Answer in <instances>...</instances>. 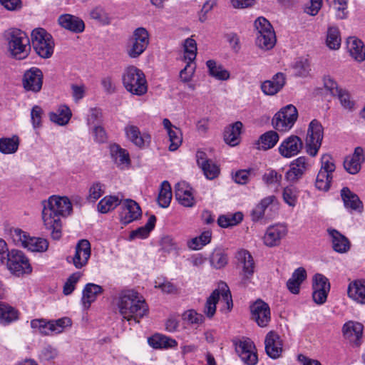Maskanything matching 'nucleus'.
Wrapping results in <instances>:
<instances>
[{"mask_svg": "<svg viewBox=\"0 0 365 365\" xmlns=\"http://www.w3.org/2000/svg\"><path fill=\"white\" fill-rule=\"evenodd\" d=\"M242 128V123L240 121H237L230 125L225 129L224 133L225 141L232 146L237 145L240 142Z\"/></svg>", "mask_w": 365, "mask_h": 365, "instance_id": "nucleus-39", "label": "nucleus"}, {"mask_svg": "<svg viewBox=\"0 0 365 365\" xmlns=\"http://www.w3.org/2000/svg\"><path fill=\"white\" fill-rule=\"evenodd\" d=\"M148 342L154 349L173 348L178 345L175 339L159 334L149 337Z\"/></svg>", "mask_w": 365, "mask_h": 365, "instance_id": "nucleus-38", "label": "nucleus"}, {"mask_svg": "<svg viewBox=\"0 0 365 365\" xmlns=\"http://www.w3.org/2000/svg\"><path fill=\"white\" fill-rule=\"evenodd\" d=\"M327 45L331 49L336 50L341 45L339 31L336 27H329L327 31Z\"/></svg>", "mask_w": 365, "mask_h": 365, "instance_id": "nucleus-54", "label": "nucleus"}, {"mask_svg": "<svg viewBox=\"0 0 365 365\" xmlns=\"http://www.w3.org/2000/svg\"><path fill=\"white\" fill-rule=\"evenodd\" d=\"M155 287L161 289L165 294H175L178 292L176 285L170 281L161 279L155 280Z\"/></svg>", "mask_w": 365, "mask_h": 365, "instance_id": "nucleus-59", "label": "nucleus"}, {"mask_svg": "<svg viewBox=\"0 0 365 365\" xmlns=\"http://www.w3.org/2000/svg\"><path fill=\"white\" fill-rule=\"evenodd\" d=\"M222 296L225 301L229 310L232 307V299L228 286L225 282H220L217 289H215L207 299L204 313L208 318H212L216 312V305Z\"/></svg>", "mask_w": 365, "mask_h": 365, "instance_id": "nucleus-8", "label": "nucleus"}, {"mask_svg": "<svg viewBox=\"0 0 365 365\" xmlns=\"http://www.w3.org/2000/svg\"><path fill=\"white\" fill-rule=\"evenodd\" d=\"M324 136V129L319 121L312 120L308 127L305 139L307 153L312 157L317 155Z\"/></svg>", "mask_w": 365, "mask_h": 365, "instance_id": "nucleus-10", "label": "nucleus"}, {"mask_svg": "<svg viewBox=\"0 0 365 365\" xmlns=\"http://www.w3.org/2000/svg\"><path fill=\"white\" fill-rule=\"evenodd\" d=\"M71 111L70 108L65 105H61L57 109L56 112H51L49 113L50 120L59 125H66L71 118Z\"/></svg>", "mask_w": 365, "mask_h": 365, "instance_id": "nucleus-42", "label": "nucleus"}, {"mask_svg": "<svg viewBox=\"0 0 365 365\" xmlns=\"http://www.w3.org/2000/svg\"><path fill=\"white\" fill-rule=\"evenodd\" d=\"M58 21L62 27L74 33H81L85 29L83 20L71 14L61 15Z\"/></svg>", "mask_w": 365, "mask_h": 365, "instance_id": "nucleus-31", "label": "nucleus"}, {"mask_svg": "<svg viewBox=\"0 0 365 365\" xmlns=\"http://www.w3.org/2000/svg\"><path fill=\"white\" fill-rule=\"evenodd\" d=\"M172 199V191L170 183L165 180L161 183L160 190L158 197V205L162 207H168Z\"/></svg>", "mask_w": 365, "mask_h": 365, "instance_id": "nucleus-48", "label": "nucleus"}, {"mask_svg": "<svg viewBox=\"0 0 365 365\" xmlns=\"http://www.w3.org/2000/svg\"><path fill=\"white\" fill-rule=\"evenodd\" d=\"M18 319V312L8 304L0 302V322L9 324Z\"/></svg>", "mask_w": 365, "mask_h": 365, "instance_id": "nucleus-50", "label": "nucleus"}, {"mask_svg": "<svg viewBox=\"0 0 365 365\" xmlns=\"http://www.w3.org/2000/svg\"><path fill=\"white\" fill-rule=\"evenodd\" d=\"M303 143L297 135H290L284 139L279 145L278 150L280 155L284 158L297 155L302 149Z\"/></svg>", "mask_w": 365, "mask_h": 365, "instance_id": "nucleus-18", "label": "nucleus"}, {"mask_svg": "<svg viewBox=\"0 0 365 365\" xmlns=\"http://www.w3.org/2000/svg\"><path fill=\"white\" fill-rule=\"evenodd\" d=\"M209 261L211 267L215 269L224 268L228 263V255L226 250L221 247L215 248L211 253Z\"/></svg>", "mask_w": 365, "mask_h": 365, "instance_id": "nucleus-40", "label": "nucleus"}, {"mask_svg": "<svg viewBox=\"0 0 365 365\" xmlns=\"http://www.w3.org/2000/svg\"><path fill=\"white\" fill-rule=\"evenodd\" d=\"M309 165L304 156L295 159L290 165V168L285 174V178L290 182H297L302 178L305 172L309 169Z\"/></svg>", "mask_w": 365, "mask_h": 365, "instance_id": "nucleus-19", "label": "nucleus"}, {"mask_svg": "<svg viewBox=\"0 0 365 365\" xmlns=\"http://www.w3.org/2000/svg\"><path fill=\"white\" fill-rule=\"evenodd\" d=\"M238 262L242 264V282H249L255 272V262L251 254L245 250H240L236 254Z\"/></svg>", "mask_w": 365, "mask_h": 365, "instance_id": "nucleus-20", "label": "nucleus"}, {"mask_svg": "<svg viewBox=\"0 0 365 365\" xmlns=\"http://www.w3.org/2000/svg\"><path fill=\"white\" fill-rule=\"evenodd\" d=\"M124 130L128 139L139 148L143 147L145 141L150 138L149 135L142 134L139 128L133 125H128Z\"/></svg>", "mask_w": 365, "mask_h": 365, "instance_id": "nucleus-36", "label": "nucleus"}, {"mask_svg": "<svg viewBox=\"0 0 365 365\" xmlns=\"http://www.w3.org/2000/svg\"><path fill=\"white\" fill-rule=\"evenodd\" d=\"M197 163L202 170L205 177L209 180L217 178L220 173V168L217 164L207 159V155L203 151H197L196 153Z\"/></svg>", "mask_w": 365, "mask_h": 365, "instance_id": "nucleus-25", "label": "nucleus"}, {"mask_svg": "<svg viewBox=\"0 0 365 365\" xmlns=\"http://www.w3.org/2000/svg\"><path fill=\"white\" fill-rule=\"evenodd\" d=\"M53 334L62 333L66 327L72 325L71 319L68 317H62L56 320H51Z\"/></svg>", "mask_w": 365, "mask_h": 365, "instance_id": "nucleus-58", "label": "nucleus"}, {"mask_svg": "<svg viewBox=\"0 0 365 365\" xmlns=\"http://www.w3.org/2000/svg\"><path fill=\"white\" fill-rule=\"evenodd\" d=\"M287 234V228L284 225L277 224L269 226L264 234V243L268 247L277 246Z\"/></svg>", "mask_w": 365, "mask_h": 365, "instance_id": "nucleus-24", "label": "nucleus"}, {"mask_svg": "<svg viewBox=\"0 0 365 365\" xmlns=\"http://www.w3.org/2000/svg\"><path fill=\"white\" fill-rule=\"evenodd\" d=\"M327 231L331 238L332 247L334 251L344 253L349 250L350 245L346 237L334 229H328Z\"/></svg>", "mask_w": 365, "mask_h": 365, "instance_id": "nucleus-34", "label": "nucleus"}, {"mask_svg": "<svg viewBox=\"0 0 365 365\" xmlns=\"http://www.w3.org/2000/svg\"><path fill=\"white\" fill-rule=\"evenodd\" d=\"M321 163L322 165L317 175L315 186L319 190L327 191L330 188L336 165L331 156L328 154L322 156Z\"/></svg>", "mask_w": 365, "mask_h": 365, "instance_id": "nucleus-9", "label": "nucleus"}, {"mask_svg": "<svg viewBox=\"0 0 365 365\" xmlns=\"http://www.w3.org/2000/svg\"><path fill=\"white\" fill-rule=\"evenodd\" d=\"M116 306L120 314L127 321L136 323L148 314V307L143 298L133 289H125L119 292L116 298Z\"/></svg>", "mask_w": 365, "mask_h": 365, "instance_id": "nucleus-2", "label": "nucleus"}, {"mask_svg": "<svg viewBox=\"0 0 365 365\" xmlns=\"http://www.w3.org/2000/svg\"><path fill=\"white\" fill-rule=\"evenodd\" d=\"M365 161V153L363 148L358 146L355 148L354 153L347 156L344 161V169L350 174L358 173L361 164Z\"/></svg>", "mask_w": 365, "mask_h": 365, "instance_id": "nucleus-22", "label": "nucleus"}, {"mask_svg": "<svg viewBox=\"0 0 365 365\" xmlns=\"http://www.w3.org/2000/svg\"><path fill=\"white\" fill-rule=\"evenodd\" d=\"M299 197V190L293 186H287L284 188L282 197L285 203L294 207L297 205Z\"/></svg>", "mask_w": 365, "mask_h": 365, "instance_id": "nucleus-53", "label": "nucleus"}, {"mask_svg": "<svg viewBox=\"0 0 365 365\" xmlns=\"http://www.w3.org/2000/svg\"><path fill=\"white\" fill-rule=\"evenodd\" d=\"M236 351L241 360L247 365H256L258 356L254 343L249 339L236 344Z\"/></svg>", "mask_w": 365, "mask_h": 365, "instance_id": "nucleus-17", "label": "nucleus"}, {"mask_svg": "<svg viewBox=\"0 0 365 365\" xmlns=\"http://www.w3.org/2000/svg\"><path fill=\"white\" fill-rule=\"evenodd\" d=\"M103 292V288L98 284L88 283L83 290L82 303L86 308H88L98 294Z\"/></svg>", "mask_w": 365, "mask_h": 365, "instance_id": "nucleus-37", "label": "nucleus"}, {"mask_svg": "<svg viewBox=\"0 0 365 365\" xmlns=\"http://www.w3.org/2000/svg\"><path fill=\"white\" fill-rule=\"evenodd\" d=\"M121 204L117 196H106L98 204V210L101 213H107Z\"/></svg>", "mask_w": 365, "mask_h": 365, "instance_id": "nucleus-49", "label": "nucleus"}, {"mask_svg": "<svg viewBox=\"0 0 365 365\" xmlns=\"http://www.w3.org/2000/svg\"><path fill=\"white\" fill-rule=\"evenodd\" d=\"M121 204L122 211L120 216L123 224H129L141 216V209L135 201L126 199L123 202L121 201Z\"/></svg>", "mask_w": 365, "mask_h": 365, "instance_id": "nucleus-21", "label": "nucleus"}, {"mask_svg": "<svg viewBox=\"0 0 365 365\" xmlns=\"http://www.w3.org/2000/svg\"><path fill=\"white\" fill-rule=\"evenodd\" d=\"M155 222L156 217L155 215H151L144 226L138 227L130 233L129 240H133L136 238L144 239L148 237L150 232L155 227Z\"/></svg>", "mask_w": 365, "mask_h": 365, "instance_id": "nucleus-43", "label": "nucleus"}, {"mask_svg": "<svg viewBox=\"0 0 365 365\" xmlns=\"http://www.w3.org/2000/svg\"><path fill=\"white\" fill-rule=\"evenodd\" d=\"M295 73L298 76L304 77L309 74L310 66L307 59H299L294 65Z\"/></svg>", "mask_w": 365, "mask_h": 365, "instance_id": "nucleus-63", "label": "nucleus"}, {"mask_svg": "<svg viewBox=\"0 0 365 365\" xmlns=\"http://www.w3.org/2000/svg\"><path fill=\"white\" fill-rule=\"evenodd\" d=\"M58 356L57 348L51 345L46 344L41 350L39 359L41 361H50L56 359Z\"/></svg>", "mask_w": 365, "mask_h": 365, "instance_id": "nucleus-57", "label": "nucleus"}, {"mask_svg": "<svg viewBox=\"0 0 365 365\" xmlns=\"http://www.w3.org/2000/svg\"><path fill=\"white\" fill-rule=\"evenodd\" d=\"M11 54L18 59H23L28 55L27 47H30V41L26 34L20 29H11L6 32Z\"/></svg>", "mask_w": 365, "mask_h": 365, "instance_id": "nucleus-5", "label": "nucleus"}, {"mask_svg": "<svg viewBox=\"0 0 365 365\" xmlns=\"http://www.w3.org/2000/svg\"><path fill=\"white\" fill-rule=\"evenodd\" d=\"M279 140V135L274 130L262 134L257 142L258 149L267 150L272 148Z\"/></svg>", "mask_w": 365, "mask_h": 365, "instance_id": "nucleus-44", "label": "nucleus"}, {"mask_svg": "<svg viewBox=\"0 0 365 365\" xmlns=\"http://www.w3.org/2000/svg\"><path fill=\"white\" fill-rule=\"evenodd\" d=\"M257 31L256 45L264 51L271 50L277 42L275 32L272 24L264 17H258L255 21Z\"/></svg>", "mask_w": 365, "mask_h": 365, "instance_id": "nucleus-4", "label": "nucleus"}, {"mask_svg": "<svg viewBox=\"0 0 365 365\" xmlns=\"http://www.w3.org/2000/svg\"><path fill=\"white\" fill-rule=\"evenodd\" d=\"M110 153L113 160L118 166L130 164L128 152L118 144H113L110 146Z\"/></svg>", "mask_w": 365, "mask_h": 365, "instance_id": "nucleus-41", "label": "nucleus"}, {"mask_svg": "<svg viewBox=\"0 0 365 365\" xmlns=\"http://www.w3.org/2000/svg\"><path fill=\"white\" fill-rule=\"evenodd\" d=\"M184 58L189 62H192L197 55V43L195 40L188 38L184 43Z\"/></svg>", "mask_w": 365, "mask_h": 365, "instance_id": "nucleus-55", "label": "nucleus"}, {"mask_svg": "<svg viewBox=\"0 0 365 365\" xmlns=\"http://www.w3.org/2000/svg\"><path fill=\"white\" fill-rule=\"evenodd\" d=\"M32 46L40 57L50 58L54 50V41L52 36L43 28H36L31 32Z\"/></svg>", "mask_w": 365, "mask_h": 365, "instance_id": "nucleus-6", "label": "nucleus"}, {"mask_svg": "<svg viewBox=\"0 0 365 365\" xmlns=\"http://www.w3.org/2000/svg\"><path fill=\"white\" fill-rule=\"evenodd\" d=\"M91 257V244L87 240H81L76 247L73 257V263L77 269L85 266Z\"/></svg>", "mask_w": 365, "mask_h": 365, "instance_id": "nucleus-26", "label": "nucleus"}, {"mask_svg": "<svg viewBox=\"0 0 365 365\" xmlns=\"http://www.w3.org/2000/svg\"><path fill=\"white\" fill-rule=\"evenodd\" d=\"M7 267L16 276L30 274L32 267L29 259L19 250H13L7 255Z\"/></svg>", "mask_w": 365, "mask_h": 365, "instance_id": "nucleus-13", "label": "nucleus"}, {"mask_svg": "<svg viewBox=\"0 0 365 365\" xmlns=\"http://www.w3.org/2000/svg\"><path fill=\"white\" fill-rule=\"evenodd\" d=\"M286 83V76L279 72L271 80L264 81L261 85L262 92L267 96H273L280 91Z\"/></svg>", "mask_w": 365, "mask_h": 365, "instance_id": "nucleus-28", "label": "nucleus"}, {"mask_svg": "<svg viewBox=\"0 0 365 365\" xmlns=\"http://www.w3.org/2000/svg\"><path fill=\"white\" fill-rule=\"evenodd\" d=\"M341 197L344 207L351 211L361 212L363 210V203L359 196L351 192L349 188L345 187L341 190Z\"/></svg>", "mask_w": 365, "mask_h": 365, "instance_id": "nucleus-30", "label": "nucleus"}, {"mask_svg": "<svg viewBox=\"0 0 365 365\" xmlns=\"http://www.w3.org/2000/svg\"><path fill=\"white\" fill-rule=\"evenodd\" d=\"M11 236L16 245L22 246L31 252H43L48 247V242L46 239L31 237L20 229H14L11 232Z\"/></svg>", "mask_w": 365, "mask_h": 365, "instance_id": "nucleus-11", "label": "nucleus"}, {"mask_svg": "<svg viewBox=\"0 0 365 365\" xmlns=\"http://www.w3.org/2000/svg\"><path fill=\"white\" fill-rule=\"evenodd\" d=\"M19 138L14 135L11 138H0V152L3 154L15 153L19 146Z\"/></svg>", "mask_w": 365, "mask_h": 365, "instance_id": "nucleus-46", "label": "nucleus"}, {"mask_svg": "<svg viewBox=\"0 0 365 365\" xmlns=\"http://www.w3.org/2000/svg\"><path fill=\"white\" fill-rule=\"evenodd\" d=\"M312 298L317 304H323L327 298L330 290V284L328 279L321 274H316L313 279Z\"/></svg>", "mask_w": 365, "mask_h": 365, "instance_id": "nucleus-16", "label": "nucleus"}, {"mask_svg": "<svg viewBox=\"0 0 365 365\" xmlns=\"http://www.w3.org/2000/svg\"><path fill=\"white\" fill-rule=\"evenodd\" d=\"M90 15L93 19L97 20L104 25L110 23V19L108 14L101 7L95 8L91 11Z\"/></svg>", "mask_w": 365, "mask_h": 365, "instance_id": "nucleus-62", "label": "nucleus"}, {"mask_svg": "<svg viewBox=\"0 0 365 365\" xmlns=\"http://www.w3.org/2000/svg\"><path fill=\"white\" fill-rule=\"evenodd\" d=\"M243 219V215L240 212H235L231 215L220 216L217 220V223L221 227H228L237 225Z\"/></svg>", "mask_w": 365, "mask_h": 365, "instance_id": "nucleus-51", "label": "nucleus"}, {"mask_svg": "<svg viewBox=\"0 0 365 365\" xmlns=\"http://www.w3.org/2000/svg\"><path fill=\"white\" fill-rule=\"evenodd\" d=\"M125 89L136 96H143L148 91L147 81L143 72L135 66L127 68L123 75Z\"/></svg>", "mask_w": 365, "mask_h": 365, "instance_id": "nucleus-3", "label": "nucleus"}, {"mask_svg": "<svg viewBox=\"0 0 365 365\" xmlns=\"http://www.w3.org/2000/svg\"><path fill=\"white\" fill-rule=\"evenodd\" d=\"M252 319L258 326L266 327L271 319L270 308L267 303L257 299L250 305Z\"/></svg>", "mask_w": 365, "mask_h": 365, "instance_id": "nucleus-15", "label": "nucleus"}, {"mask_svg": "<svg viewBox=\"0 0 365 365\" xmlns=\"http://www.w3.org/2000/svg\"><path fill=\"white\" fill-rule=\"evenodd\" d=\"M307 271L303 267L294 270L292 277L287 282V289L294 294L299 293L301 284L307 279Z\"/></svg>", "mask_w": 365, "mask_h": 365, "instance_id": "nucleus-33", "label": "nucleus"}, {"mask_svg": "<svg viewBox=\"0 0 365 365\" xmlns=\"http://www.w3.org/2000/svg\"><path fill=\"white\" fill-rule=\"evenodd\" d=\"M298 117V112L295 106L287 105L280 109L273 117L272 123L274 128L279 131L289 130L294 125Z\"/></svg>", "mask_w": 365, "mask_h": 365, "instance_id": "nucleus-12", "label": "nucleus"}, {"mask_svg": "<svg viewBox=\"0 0 365 365\" xmlns=\"http://www.w3.org/2000/svg\"><path fill=\"white\" fill-rule=\"evenodd\" d=\"M42 219L46 230L51 232L53 240H59L62 235V217L72 212V204L67 197L52 195L42 202Z\"/></svg>", "mask_w": 365, "mask_h": 365, "instance_id": "nucleus-1", "label": "nucleus"}, {"mask_svg": "<svg viewBox=\"0 0 365 365\" xmlns=\"http://www.w3.org/2000/svg\"><path fill=\"white\" fill-rule=\"evenodd\" d=\"M169 140L170 144L169 145V150H176L182 144V136L181 130L178 128L170 130L168 132Z\"/></svg>", "mask_w": 365, "mask_h": 365, "instance_id": "nucleus-56", "label": "nucleus"}, {"mask_svg": "<svg viewBox=\"0 0 365 365\" xmlns=\"http://www.w3.org/2000/svg\"><path fill=\"white\" fill-rule=\"evenodd\" d=\"M150 36L146 29L139 27L134 30L132 36L128 39L126 52L129 57H139L148 48Z\"/></svg>", "mask_w": 365, "mask_h": 365, "instance_id": "nucleus-7", "label": "nucleus"}, {"mask_svg": "<svg viewBox=\"0 0 365 365\" xmlns=\"http://www.w3.org/2000/svg\"><path fill=\"white\" fill-rule=\"evenodd\" d=\"M81 274L80 272H75L72 274L63 286V294L68 295L73 292L75 289V285L79 280Z\"/></svg>", "mask_w": 365, "mask_h": 365, "instance_id": "nucleus-64", "label": "nucleus"}, {"mask_svg": "<svg viewBox=\"0 0 365 365\" xmlns=\"http://www.w3.org/2000/svg\"><path fill=\"white\" fill-rule=\"evenodd\" d=\"M282 175L279 174L277 171L271 170L265 173L262 176L263 181L267 185H274L279 186L281 183Z\"/></svg>", "mask_w": 365, "mask_h": 365, "instance_id": "nucleus-60", "label": "nucleus"}, {"mask_svg": "<svg viewBox=\"0 0 365 365\" xmlns=\"http://www.w3.org/2000/svg\"><path fill=\"white\" fill-rule=\"evenodd\" d=\"M212 232L210 230H205L198 237H195L187 242V246L192 250H199L204 246L209 244L211 241Z\"/></svg>", "mask_w": 365, "mask_h": 365, "instance_id": "nucleus-47", "label": "nucleus"}, {"mask_svg": "<svg viewBox=\"0 0 365 365\" xmlns=\"http://www.w3.org/2000/svg\"><path fill=\"white\" fill-rule=\"evenodd\" d=\"M43 75L41 69L32 67L26 70L23 76L22 85L26 91L38 93L43 86Z\"/></svg>", "mask_w": 365, "mask_h": 365, "instance_id": "nucleus-14", "label": "nucleus"}, {"mask_svg": "<svg viewBox=\"0 0 365 365\" xmlns=\"http://www.w3.org/2000/svg\"><path fill=\"white\" fill-rule=\"evenodd\" d=\"M192 187L185 182H178L175 186V195L179 203L185 207H192L195 204V198L192 195Z\"/></svg>", "mask_w": 365, "mask_h": 365, "instance_id": "nucleus-27", "label": "nucleus"}, {"mask_svg": "<svg viewBox=\"0 0 365 365\" xmlns=\"http://www.w3.org/2000/svg\"><path fill=\"white\" fill-rule=\"evenodd\" d=\"M349 297L359 304H365V281L356 280L348 287Z\"/></svg>", "mask_w": 365, "mask_h": 365, "instance_id": "nucleus-35", "label": "nucleus"}, {"mask_svg": "<svg viewBox=\"0 0 365 365\" xmlns=\"http://www.w3.org/2000/svg\"><path fill=\"white\" fill-rule=\"evenodd\" d=\"M346 48L350 56L359 62L365 60L364 43L356 37H349L346 41Z\"/></svg>", "mask_w": 365, "mask_h": 365, "instance_id": "nucleus-32", "label": "nucleus"}, {"mask_svg": "<svg viewBox=\"0 0 365 365\" xmlns=\"http://www.w3.org/2000/svg\"><path fill=\"white\" fill-rule=\"evenodd\" d=\"M206 65L211 76L220 81H226L230 78V73L220 64H217L214 60H209Z\"/></svg>", "mask_w": 365, "mask_h": 365, "instance_id": "nucleus-45", "label": "nucleus"}, {"mask_svg": "<svg viewBox=\"0 0 365 365\" xmlns=\"http://www.w3.org/2000/svg\"><path fill=\"white\" fill-rule=\"evenodd\" d=\"M266 354L272 359H276L281 356L283 349L280 336L274 331L267 334L264 339Z\"/></svg>", "mask_w": 365, "mask_h": 365, "instance_id": "nucleus-23", "label": "nucleus"}, {"mask_svg": "<svg viewBox=\"0 0 365 365\" xmlns=\"http://www.w3.org/2000/svg\"><path fill=\"white\" fill-rule=\"evenodd\" d=\"M363 329L364 327L361 323L349 321L344 324L342 332L346 339L358 346L359 345V341L362 336Z\"/></svg>", "mask_w": 365, "mask_h": 365, "instance_id": "nucleus-29", "label": "nucleus"}, {"mask_svg": "<svg viewBox=\"0 0 365 365\" xmlns=\"http://www.w3.org/2000/svg\"><path fill=\"white\" fill-rule=\"evenodd\" d=\"M182 319L192 324H200L204 321L203 315L197 313L194 309L185 312L182 314Z\"/></svg>", "mask_w": 365, "mask_h": 365, "instance_id": "nucleus-61", "label": "nucleus"}, {"mask_svg": "<svg viewBox=\"0 0 365 365\" xmlns=\"http://www.w3.org/2000/svg\"><path fill=\"white\" fill-rule=\"evenodd\" d=\"M51 324V320L46 321L43 319H36L31 322V328L38 330L43 335L53 334Z\"/></svg>", "mask_w": 365, "mask_h": 365, "instance_id": "nucleus-52", "label": "nucleus"}]
</instances>
